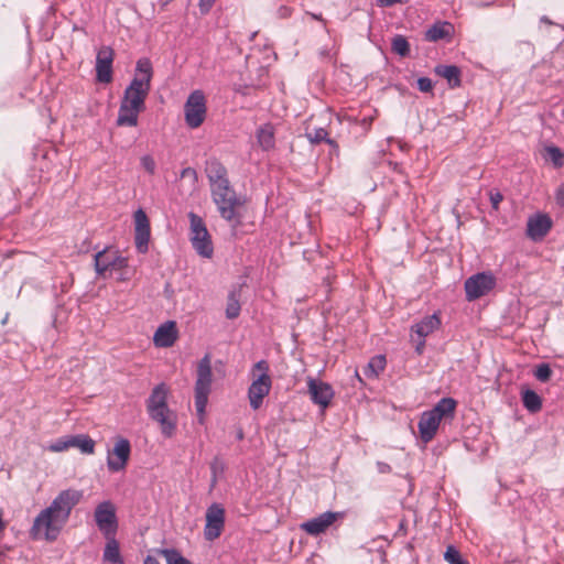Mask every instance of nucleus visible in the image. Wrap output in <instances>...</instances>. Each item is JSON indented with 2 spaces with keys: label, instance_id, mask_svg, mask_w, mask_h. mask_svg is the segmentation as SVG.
<instances>
[{
  "label": "nucleus",
  "instance_id": "4",
  "mask_svg": "<svg viewBox=\"0 0 564 564\" xmlns=\"http://www.w3.org/2000/svg\"><path fill=\"white\" fill-rule=\"evenodd\" d=\"M213 372L210 356L206 354L198 362L197 379L195 382V406L199 421H203L208 395L212 390Z\"/></svg>",
  "mask_w": 564,
  "mask_h": 564
},
{
  "label": "nucleus",
  "instance_id": "21",
  "mask_svg": "<svg viewBox=\"0 0 564 564\" xmlns=\"http://www.w3.org/2000/svg\"><path fill=\"white\" fill-rule=\"evenodd\" d=\"M441 421L431 411L422 413L417 427L421 440L426 444L431 442L440 426Z\"/></svg>",
  "mask_w": 564,
  "mask_h": 564
},
{
  "label": "nucleus",
  "instance_id": "40",
  "mask_svg": "<svg viewBox=\"0 0 564 564\" xmlns=\"http://www.w3.org/2000/svg\"><path fill=\"white\" fill-rule=\"evenodd\" d=\"M70 443H72V435L61 437V438H57L52 444H50L48 449L54 453L64 452L72 447Z\"/></svg>",
  "mask_w": 564,
  "mask_h": 564
},
{
  "label": "nucleus",
  "instance_id": "28",
  "mask_svg": "<svg viewBox=\"0 0 564 564\" xmlns=\"http://www.w3.org/2000/svg\"><path fill=\"white\" fill-rule=\"evenodd\" d=\"M142 110H134L129 104L121 100L119 113L117 118L118 126L134 127L138 123V115Z\"/></svg>",
  "mask_w": 564,
  "mask_h": 564
},
{
  "label": "nucleus",
  "instance_id": "31",
  "mask_svg": "<svg viewBox=\"0 0 564 564\" xmlns=\"http://www.w3.org/2000/svg\"><path fill=\"white\" fill-rule=\"evenodd\" d=\"M240 291L241 288L234 289L228 294L227 306H226V317L229 319L237 318L240 314Z\"/></svg>",
  "mask_w": 564,
  "mask_h": 564
},
{
  "label": "nucleus",
  "instance_id": "33",
  "mask_svg": "<svg viewBox=\"0 0 564 564\" xmlns=\"http://www.w3.org/2000/svg\"><path fill=\"white\" fill-rule=\"evenodd\" d=\"M386 367V357L377 355L372 357L364 368V375L368 378H377Z\"/></svg>",
  "mask_w": 564,
  "mask_h": 564
},
{
  "label": "nucleus",
  "instance_id": "44",
  "mask_svg": "<svg viewBox=\"0 0 564 564\" xmlns=\"http://www.w3.org/2000/svg\"><path fill=\"white\" fill-rule=\"evenodd\" d=\"M417 88L423 93H429L433 89V83L429 77H420L417 79Z\"/></svg>",
  "mask_w": 564,
  "mask_h": 564
},
{
  "label": "nucleus",
  "instance_id": "42",
  "mask_svg": "<svg viewBox=\"0 0 564 564\" xmlns=\"http://www.w3.org/2000/svg\"><path fill=\"white\" fill-rule=\"evenodd\" d=\"M444 557L451 564H464L460 553L452 545L447 546Z\"/></svg>",
  "mask_w": 564,
  "mask_h": 564
},
{
  "label": "nucleus",
  "instance_id": "11",
  "mask_svg": "<svg viewBox=\"0 0 564 564\" xmlns=\"http://www.w3.org/2000/svg\"><path fill=\"white\" fill-rule=\"evenodd\" d=\"M224 524L225 509L218 503H213L206 511V525L204 530L206 540L214 541L219 538Z\"/></svg>",
  "mask_w": 564,
  "mask_h": 564
},
{
  "label": "nucleus",
  "instance_id": "1",
  "mask_svg": "<svg viewBox=\"0 0 564 564\" xmlns=\"http://www.w3.org/2000/svg\"><path fill=\"white\" fill-rule=\"evenodd\" d=\"M153 76L152 64L149 58H140L137 62L135 75L124 90L122 101L130 105L134 110H143L144 101L151 89Z\"/></svg>",
  "mask_w": 564,
  "mask_h": 564
},
{
  "label": "nucleus",
  "instance_id": "48",
  "mask_svg": "<svg viewBox=\"0 0 564 564\" xmlns=\"http://www.w3.org/2000/svg\"><path fill=\"white\" fill-rule=\"evenodd\" d=\"M408 0H376L377 4L382 8L392 7L397 3H405Z\"/></svg>",
  "mask_w": 564,
  "mask_h": 564
},
{
  "label": "nucleus",
  "instance_id": "41",
  "mask_svg": "<svg viewBox=\"0 0 564 564\" xmlns=\"http://www.w3.org/2000/svg\"><path fill=\"white\" fill-rule=\"evenodd\" d=\"M535 378L541 382H546L552 376V370L547 364H541L534 371Z\"/></svg>",
  "mask_w": 564,
  "mask_h": 564
},
{
  "label": "nucleus",
  "instance_id": "46",
  "mask_svg": "<svg viewBox=\"0 0 564 564\" xmlns=\"http://www.w3.org/2000/svg\"><path fill=\"white\" fill-rule=\"evenodd\" d=\"M503 196L499 192H490V203L494 209H498Z\"/></svg>",
  "mask_w": 564,
  "mask_h": 564
},
{
  "label": "nucleus",
  "instance_id": "43",
  "mask_svg": "<svg viewBox=\"0 0 564 564\" xmlns=\"http://www.w3.org/2000/svg\"><path fill=\"white\" fill-rule=\"evenodd\" d=\"M140 162H141V166L151 175H153L155 173V167H156V164H155V161L154 159L147 154V155H143L141 159H140Z\"/></svg>",
  "mask_w": 564,
  "mask_h": 564
},
{
  "label": "nucleus",
  "instance_id": "27",
  "mask_svg": "<svg viewBox=\"0 0 564 564\" xmlns=\"http://www.w3.org/2000/svg\"><path fill=\"white\" fill-rule=\"evenodd\" d=\"M107 540L102 560L105 562H110L113 564H123L122 556L120 554V547L118 541L115 539V535L105 536Z\"/></svg>",
  "mask_w": 564,
  "mask_h": 564
},
{
  "label": "nucleus",
  "instance_id": "9",
  "mask_svg": "<svg viewBox=\"0 0 564 564\" xmlns=\"http://www.w3.org/2000/svg\"><path fill=\"white\" fill-rule=\"evenodd\" d=\"M496 285V279L491 273H477L465 281V292L468 301L477 300L489 293Z\"/></svg>",
  "mask_w": 564,
  "mask_h": 564
},
{
  "label": "nucleus",
  "instance_id": "15",
  "mask_svg": "<svg viewBox=\"0 0 564 564\" xmlns=\"http://www.w3.org/2000/svg\"><path fill=\"white\" fill-rule=\"evenodd\" d=\"M128 267V258L121 257L116 252L101 250L95 254V270L98 275H104L109 269L121 270Z\"/></svg>",
  "mask_w": 564,
  "mask_h": 564
},
{
  "label": "nucleus",
  "instance_id": "12",
  "mask_svg": "<svg viewBox=\"0 0 564 564\" xmlns=\"http://www.w3.org/2000/svg\"><path fill=\"white\" fill-rule=\"evenodd\" d=\"M131 453V445L127 438H119L112 451L108 452L107 467L110 471L117 473L126 468Z\"/></svg>",
  "mask_w": 564,
  "mask_h": 564
},
{
  "label": "nucleus",
  "instance_id": "10",
  "mask_svg": "<svg viewBox=\"0 0 564 564\" xmlns=\"http://www.w3.org/2000/svg\"><path fill=\"white\" fill-rule=\"evenodd\" d=\"M95 521L105 536L116 535L118 522L116 509L110 501L99 503L95 509Z\"/></svg>",
  "mask_w": 564,
  "mask_h": 564
},
{
  "label": "nucleus",
  "instance_id": "24",
  "mask_svg": "<svg viewBox=\"0 0 564 564\" xmlns=\"http://www.w3.org/2000/svg\"><path fill=\"white\" fill-rule=\"evenodd\" d=\"M441 325V319L437 314L424 317L421 322L412 327V330L419 338H425L431 333L436 330Z\"/></svg>",
  "mask_w": 564,
  "mask_h": 564
},
{
  "label": "nucleus",
  "instance_id": "6",
  "mask_svg": "<svg viewBox=\"0 0 564 564\" xmlns=\"http://www.w3.org/2000/svg\"><path fill=\"white\" fill-rule=\"evenodd\" d=\"M64 524L65 522L45 508L34 519L30 534L34 540L45 539L47 541H54Z\"/></svg>",
  "mask_w": 564,
  "mask_h": 564
},
{
  "label": "nucleus",
  "instance_id": "34",
  "mask_svg": "<svg viewBox=\"0 0 564 564\" xmlns=\"http://www.w3.org/2000/svg\"><path fill=\"white\" fill-rule=\"evenodd\" d=\"M522 402L524 408L532 413L539 412L542 408L540 395L530 389L522 392Z\"/></svg>",
  "mask_w": 564,
  "mask_h": 564
},
{
  "label": "nucleus",
  "instance_id": "26",
  "mask_svg": "<svg viewBox=\"0 0 564 564\" xmlns=\"http://www.w3.org/2000/svg\"><path fill=\"white\" fill-rule=\"evenodd\" d=\"M257 141L262 150L269 151L275 145L274 127L265 123L257 130Z\"/></svg>",
  "mask_w": 564,
  "mask_h": 564
},
{
  "label": "nucleus",
  "instance_id": "19",
  "mask_svg": "<svg viewBox=\"0 0 564 564\" xmlns=\"http://www.w3.org/2000/svg\"><path fill=\"white\" fill-rule=\"evenodd\" d=\"M339 516L337 512L326 511L302 523L301 528L310 535H318L325 532Z\"/></svg>",
  "mask_w": 564,
  "mask_h": 564
},
{
  "label": "nucleus",
  "instance_id": "22",
  "mask_svg": "<svg viewBox=\"0 0 564 564\" xmlns=\"http://www.w3.org/2000/svg\"><path fill=\"white\" fill-rule=\"evenodd\" d=\"M177 339V330L174 322H166L154 333V344L158 347L167 348L174 345Z\"/></svg>",
  "mask_w": 564,
  "mask_h": 564
},
{
  "label": "nucleus",
  "instance_id": "13",
  "mask_svg": "<svg viewBox=\"0 0 564 564\" xmlns=\"http://www.w3.org/2000/svg\"><path fill=\"white\" fill-rule=\"evenodd\" d=\"M150 221L143 209L134 213V242L140 253H145L149 249L150 241Z\"/></svg>",
  "mask_w": 564,
  "mask_h": 564
},
{
  "label": "nucleus",
  "instance_id": "30",
  "mask_svg": "<svg viewBox=\"0 0 564 564\" xmlns=\"http://www.w3.org/2000/svg\"><path fill=\"white\" fill-rule=\"evenodd\" d=\"M453 31V26L448 22H438L432 25L425 33V39L430 42H437L448 37Z\"/></svg>",
  "mask_w": 564,
  "mask_h": 564
},
{
  "label": "nucleus",
  "instance_id": "29",
  "mask_svg": "<svg viewBox=\"0 0 564 564\" xmlns=\"http://www.w3.org/2000/svg\"><path fill=\"white\" fill-rule=\"evenodd\" d=\"M435 73L445 78L452 88L460 86V69L455 65H438Z\"/></svg>",
  "mask_w": 564,
  "mask_h": 564
},
{
  "label": "nucleus",
  "instance_id": "32",
  "mask_svg": "<svg viewBox=\"0 0 564 564\" xmlns=\"http://www.w3.org/2000/svg\"><path fill=\"white\" fill-rule=\"evenodd\" d=\"M70 445L78 448L83 454L91 455L95 452V441L86 434L72 435Z\"/></svg>",
  "mask_w": 564,
  "mask_h": 564
},
{
  "label": "nucleus",
  "instance_id": "38",
  "mask_svg": "<svg viewBox=\"0 0 564 564\" xmlns=\"http://www.w3.org/2000/svg\"><path fill=\"white\" fill-rule=\"evenodd\" d=\"M545 151L555 167H562L564 165V153L560 148L551 145L546 147Z\"/></svg>",
  "mask_w": 564,
  "mask_h": 564
},
{
  "label": "nucleus",
  "instance_id": "37",
  "mask_svg": "<svg viewBox=\"0 0 564 564\" xmlns=\"http://www.w3.org/2000/svg\"><path fill=\"white\" fill-rule=\"evenodd\" d=\"M392 51L403 57L409 55L410 45L406 39L402 35H395L392 40Z\"/></svg>",
  "mask_w": 564,
  "mask_h": 564
},
{
  "label": "nucleus",
  "instance_id": "36",
  "mask_svg": "<svg viewBox=\"0 0 564 564\" xmlns=\"http://www.w3.org/2000/svg\"><path fill=\"white\" fill-rule=\"evenodd\" d=\"M305 135L311 143H319L322 141H325L328 144L336 147L335 141L328 138V132L324 128H314L311 131H306Z\"/></svg>",
  "mask_w": 564,
  "mask_h": 564
},
{
  "label": "nucleus",
  "instance_id": "47",
  "mask_svg": "<svg viewBox=\"0 0 564 564\" xmlns=\"http://www.w3.org/2000/svg\"><path fill=\"white\" fill-rule=\"evenodd\" d=\"M216 0H199L198 7L202 13H207L214 6Z\"/></svg>",
  "mask_w": 564,
  "mask_h": 564
},
{
  "label": "nucleus",
  "instance_id": "52",
  "mask_svg": "<svg viewBox=\"0 0 564 564\" xmlns=\"http://www.w3.org/2000/svg\"><path fill=\"white\" fill-rule=\"evenodd\" d=\"M236 437H237V440H239V441L243 440L245 434H243V431H242V429H241V427H239V429L237 430Z\"/></svg>",
  "mask_w": 564,
  "mask_h": 564
},
{
  "label": "nucleus",
  "instance_id": "7",
  "mask_svg": "<svg viewBox=\"0 0 564 564\" xmlns=\"http://www.w3.org/2000/svg\"><path fill=\"white\" fill-rule=\"evenodd\" d=\"M206 99L200 90H194L184 105L185 122L192 128L200 127L206 118Z\"/></svg>",
  "mask_w": 564,
  "mask_h": 564
},
{
  "label": "nucleus",
  "instance_id": "14",
  "mask_svg": "<svg viewBox=\"0 0 564 564\" xmlns=\"http://www.w3.org/2000/svg\"><path fill=\"white\" fill-rule=\"evenodd\" d=\"M115 52L110 46H102L96 56V79L102 84L112 80V62Z\"/></svg>",
  "mask_w": 564,
  "mask_h": 564
},
{
  "label": "nucleus",
  "instance_id": "5",
  "mask_svg": "<svg viewBox=\"0 0 564 564\" xmlns=\"http://www.w3.org/2000/svg\"><path fill=\"white\" fill-rule=\"evenodd\" d=\"M189 218V239L195 251L203 258H212L214 246L212 237L205 226L202 217L195 213L188 214Z\"/></svg>",
  "mask_w": 564,
  "mask_h": 564
},
{
  "label": "nucleus",
  "instance_id": "53",
  "mask_svg": "<svg viewBox=\"0 0 564 564\" xmlns=\"http://www.w3.org/2000/svg\"><path fill=\"white\" fill-rule=\"evenodd\" d=\"M541 21L547 24H552V22L545 15L541 18Z\"/></svg>",
  "mask_w": 564,
  "mask_h": 564
},
{
  "label": "nucleus",
  "instance_id": "20",
  "mask_svg": "<svg viewBox=\"0 0 564 564\" xmlns=\"http://www.w3.org/2000/svg\"><path fill=\"white\" fill-rule=\"evenodd\" d=\"M169 393H170V388L164 382L156 384L152 389V391L147 400L148 414H151L156 411L170 409L167 405Z\"/></svg>",
  "mask_w": 564,
  "mask_h": 564
},
{
  "label": "nucleus",
  "instance_id": "39",
  "mask_svg": "<svg viewBox=\"0 0 564 564\" xmlns=\"http://www.w3.org/2000/svg\"><path fill=\"white\" fill-rule=\"evenodd\" d=\"M210 471H212V487H214L218 480V476L223 475L225 471V463L221 458L215 457L210 463Z\"/></svg>",
  "mask_w": 564,
  "mask_h": 564
},
{
  "label": "nucleus",
  "instance_id": "50",
  "mask_svg": "<svg viewBox=\"0 0 564 564\" xmlns=\"http://www.w3.org/2000/svg\"><path fill=\"white\" fill-rule=\"evenodd\" d=\"M556 202L557 204L560 205H564V184H562L557 189H556Z\"/></svg>",
  "mask_w": 564,
  "mask_h": 564
},
{
  "label": "nucleus",
  "instance_id": "23",
  "mask_svg": "<svg viewBox=\"0 0 564 564\" xmlns=\"http://www.w3.org/2000/svg\"><path fill=\"white\" fill-rule=\"evenodd\" d=\"M205 171L210 188L229 181L226 167L216 159H210L206 162Z\"/></svg>",
  "mask_w": 564,
  "mask_h": 564
},
{
  "label": "nucleus",
  "instance_id": "45",
  "mask_svg": "<svg viewBox=\"0 0 564 564\" xmlns=\"http://www.w3.org/2000/svg\"><path fill=\"white\" fill-rule=\"evenodd\" d=\"M181 177L182 178H189L192 183H196L197 181V173L193 167H185L181 171Z\"/></svg>",
  "mask_w": 564,
  "mask_h": 564
},
{
  "label": "nucleus",
  "instance_id": "18",
  "mask_svg": "<svg viewBox=\"0 0 564 564\" xmlns=\"http://www.w3.org/2000/svg\"><path fill=\"white\" fill-rule=\"evenodd\" d=\"M150 419L159 424L162 435L171 438L175 435L177 429V414L175 411L167 409L149 414Z\"/></svg>",
  "mask_w": 564,
  "mask_h": 564
},
{
  "label": "nucleus",
  "instance_id": "17",
  "mask_svg": "<svg viewBox=\"0 0 564 564\" xmlns=\"http://www.w3.org/2000/svg\"><path fill=\"white\" fill-rule=\"evenodd\" d=\"M307 388L312 401L323 409L327 408L334 397V390L327 382L310 378Z\"/></svg>",
  "mask_w": 564,
  "mask_h": 564
},
{
  "label": "nucleus",
  "instance_id": "25",
  "mask_svg": "<svg viewBox=\"0 0 564 564\" xmlns=\"http://www.w3.org/2000/svg\"><path fill=\"white\" fill-rule=\"evenodd\" d=\"M456 406L457 402L453 398H442L430 411L442 421V419L453 417Z\"/></svg>",
  "mask_w": 564,
  "mask_h": 564
},
{
  "label": "nucleus",
  "instance_id": "16",
  "mask_svg": "<svg viewBox=\"0 0 564 564\" xmlns=\"http://www.w3.org/2000/svg\"><path fill=\"white\" fill-rule=\"evenodd\" d=\"M552 226L553 221L547 214H534L528 218L527 236L533 241H540L549 234Z\"/></svg>",
  "mask_w": 564,
  "mask_h": 564
},
{
  "label": "nucleus",
  "instance_id": "49",
  "mask_svg": "<svg viewBox=\"0 0 564 564\" xmlns=\"http://www.w3.org/2000/svg\"><path fill=\"white\" fill-rule=\"evenodd\" d=\"M377 468H378V471L380 474H388L391 471V466L387 463H383V462H378L377 463Z\"/></svg>",
  "mask_w": 564,
  "mask_h": 564
},
{
  "label": "nucleus",
  "instance_id": "51",
  "mask_svg": "<svg viewBox=\"0 0 564 564\" xmlns=\"http://www.w3.org/2000/svg\"><path fill=\"white\" fill-rule=\"evenodd\" d=\"M424 346H425V338H419L417 345H416V348H415L416 352L417 354H422Z\"/></svg>",
  "mask_w": 564,
  "mask_h": 564
},
{
  "label": "nucleus",
  "instance_id": "8",
  "mask_svg": "<svg viewBox=\"0 0 564 564\" xmlns=\"http://www.w3.org/2000/svg\"><path fill=\"white\" fill-rule=\"evenodd\" d=\"M82 498V491L76 489H66L56 496L47 509L66 523L72 509L80 501Z\"/></svg>",
  "mask_w": 564,
  "mask_h": 564
},
{
  "label": "nucleus",
  "instance_id": "2",
  "mask_svg": "<svg viewBox=\"0 0 564 564\" xmlns=\"http://www.w3.org/2000/svg\"><path fill=\"white\" fill-rule=\"evenodd\" d=\"M210 191L213 200L216 204L220 216L227 221L239 224L240 219L237 208L242 205V202L237 196L235 189L230 185V182L227 181L219 184L210 188Z\"/></svg>",
  "mask_w": 564,
  "mask_h": 564
},
{
  "label": "nucleus",
  "instance_id": "54",
  "mask_svg": "<svg viewBox=\"0 0 564 564\" xmlns=\"http://www.w3.org/2000/svg\"><path fill=\"white\" fill-rule=\"evenodd\" d=\"M356 377L361 381V378L359 377L358 372H356Z\"/></svg>",
  "mask_w": 564,
  "mask_h": 564
},
{
  "label": "nucleus",
  "instance_id": "3",
  "mask_svg": "<svg viewBox=\"0 0 564 564\" xmlns=\"http://www.w3.org/2000/svg\"><path fill=\"white\" fill-rule=\"evenodd\" d=\"M269 364L265 360L258 361L252 368V382L248 389L250 406L258 410L263 399L269 394L272 380L269 375Z\"/></svg>",
  "mask_w": 564,
  "mask_h": 564
},
{
  "label": "nucleus",
  "instance_id": "35",
  "mask_svg": "<svg viewBox=\"0 0 564 564\" xmlns=\"http://www.w3.org/2000/svg\"><path fill=\"white\" fill-rule=\"evenodd\" d=\"M156 553L165 558L166 564H193L174 549H160Z\"/></svg>",
  "mask_w": 564,
  "mask_h": 564
}]
</instances>
